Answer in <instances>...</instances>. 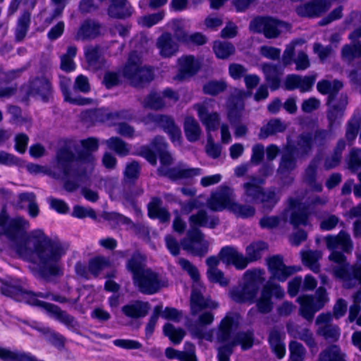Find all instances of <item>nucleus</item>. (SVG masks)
Masks as SVG:
<instances>
[{
    "label": "nucleus",
    "mask_w": 361,
    "mask_h": 361,
    "mask_svg": "<svg viewBox=\"0 0 361 361\" xmlns=\"http://www.w3.org/2000/svg\"><path fill=\"white\" fill-rule=\"evenodd\" d=\"M29 228V221L23 217L10 219L4 213L0 215V235L4 234L13 241L14 249L21 257L35 261L44 279L63 275L61 259L68 245L49 238L39 229L27 234Z\"/></svg>",
    "instance_id": "nucleus-1"
},
{
    "label": "nucleus",
    "mask_w": 361,
    "mask_h": 361,
    "mask_svg": "<svg viewBox=\"0 0 361 361\" xmlns=\"http://www.w3.org/2000/svg\"><path fill=\"white\" fill-rule=\"evenodd\" d=\"M82 150L78 152V159L72 152L61 149L57 154V167L61 174L55 175L57 178L64 179V188L72 192L87 180V172L92 170L95 161L93 152L97 151L99 140L88 137L80 141Z\"/></svg>",
    "instance_id": "nucleus-2"
},
{
    "label": "nucleus",
    "mask_w": 361,
    "mask_h": 361,
    "mask_svg": "<svg viewBox=\"0 0 361 361\" xmlns=\"http://www.w3.org/2000/svg\"><path fill=\"white\" fill-rule=\"evenodd\" d=\"M324 241L329 250L330 261L336 264L331 267V271L335 278L339 279L345 288H353L361 285V263L350 265L346 262L345 255L336 249H341L344 252H350L353 249V243L350 235L341 231L336 235H329Z\"/></svg>",
    "instance_id": "nucleus-3"
},
{
    "label": "nucleus",
    "mask_w": 361,
    "mask_h": 361,
    "mask_svg": "<svg viewBox=\"0 0 361 361\" xmlns=\"http://www.w3.org/2000/svg\"><path fill=\"white\" fill-rule=\"evenodd\" d=\"M0 289L2 294L5 295L13 298L16 300H23L30 305L42 307L50 317L63 323L70 329H75L78 326V322L74 317L54 304L39 301L33 293L26 291L18 280L12 279L4 281L0 279Z\"/></svg>",
    "instance_id": "nucleus-4"
},
{
    "label": "nucleus",
    "mask_w": 361,
    "mask_h": 361,
    "mask_svg": "<svg viewBox=\"0 0 361 361\" xmlns=\"http://www.w3.org/2000/svg\"><path fill=\"white\" fill-rule=\"evenodd\" d=\"M189 223L191 228L188 232V238L182 241V247L194 255H204L207 251L208 243L204 240V235L198 227L213 228L219 224V219L209 218L204 210H200L190 216Z\"/></svg>",
    "instance_id": "nucleus-5"
},
{
    "label": "nucleus",
    "mask_w": 361,
    "mask_h": 361,
    "mask_svg": "<svg viewBox=\"0 0 361 361\" xmlns=\"http://www.w3.org/2000/svg\"><path fill=\"white\" fill-rule=\"evenodd\" d=\"M155 144L159 143V150L161 166L158 169L160 175L168 177L169 178L177 180H186L199 176L202 173V170L199 168H190L186 164L180 163L177 166L170 168L173 163L171 155L166 151L167 144L163 137L157 136L155 137Z\"/></svg>",
    "instance_id": "nucleus-6"
},
{
    "label": "nucleus",
    "mask_w": 361,
    "mask_h": 361,
    "mask_svg": "<svg viewBox=\"0 0 361 361\" xmlns=\"http://www.w3.org/2000/svg\"><path fill=\"white\" fill-rule=\"evenodd\" d=\"M264 271L261 269L247 270L244 274L243 286L235 287L229 292L231 298L236 302H253L259 288L265 281Z\"/></svg>",
    "instance_id": "nucleus-7"
},
{
    "label": "nucleus",
    "mask_w": 361,
    "mask_h": 361,
    "mask_svg": "<svg viewBox=\"0 0 361 361\" xmlns=\"http://www.w3.org/2000/svg\"><path fill=\"white\" fill-rule=\"evenodd\" d=\"M290 209L286 210L281 217L271 216H264L259 221V225L262 228L271 229L278 226L281 219L287 221V216L290 214V223L294 226H307L310 224V214L307 208L302 206L298 200L290 198L289 200Z\"/></svg>",
    "instance_id": "nucleus-8"
},
{
    "label": "nucleus",
    "mask_w": 361,
    "mask_h": 361,
    "mask_svg": "<svg viewBox=\"0 0 361 361\" xmlns=\"http://www.w3.org/2000/svg\"><path fill=\"white\" fill-rule=\"evenodd\" d=\"M123 75L135 87H141L154 78L152 69L142 66L141 56L136 51L130 54L123 68Z\"/></svg>",
    "instance_id": "nucleus-9"
},
{
    "label": "nucleus",
    "mask_w": 361,
    "mask_h": 361,
    "mask_svg": "<svg viewBox=\"0 0 361 361\" xmlns=\"http://www.w3.org/2000/svg\"><path fill=\"white\" fill-rule=\"evenodd\" d=\"M246 87L250 90L248 92L244 90H236L233 95V102L234 106L228 113V118L231 124L237 121H240L241 118L240 111L244 109L243 99L251 94V90L257 86L259 83L260 78L255 74H247L244 78Z\"/></svg>",
    "instance_id": "nucleus-10"
},
{
    "label": "nucleus",
    "mask_w": 361,
    "mask_h": 361,
    "mask_svg": "<svg viewBox=\"0 0 361 361\" xmlns=\"http://www.w3.org/2000/svg\"><path fill=\"white\" fill-rule=\"evenodd\" d=\"M250 28L256 32L262 33L267 39L277 38L283 30L289 28L288 24L271 17H258L251 21Z\"/></svg>",
    "instance_id": "nucleus-11"
},
{
    "label": "nucleus",
    "mask_w": 361,
    "mask_h": 361,
    "mask_svg": "<svg viewBox=\"0 0 361 361\" xmlns=\"http://www.w3.org/2000/svg\"><path fill=\"white\" fill-rule=\"evenodd\" d=\"M133 283L140 292L147 295L154 294L166 286L163 277L150 269L142 271L133 279Z\"/></svg>",
    "instance_id": "nucleus-12"
},
{
    "label": "nucleus",
    "mask_w": 361,
    "mask_h": 361,
    "mask_svg": "<svg viewBox=\"0 0 361 361\" xmlns=\"http://www.w3.org/2000/svg\"><path fill=\"white\" fill-rule=\"evenodd\" d=\"M214 99H207L193 105V109L197 111V116L207 132L216 130L220 125L221 117L218 112L214 111Z\"/></svg>",
    "instance_id": "nucleus-13"
},
{
    "label": "nucleus",
    "mask_w": 361,
    "mask_h": 361,
    "mask_svg": "<svg viewBox=\"0 0 361 361\" xmlns=\"http://www.w3.org/2000/svg\"><path fill=\"white\" fill-rule=\"evenodd\" d=\"M300 313L307 320L311 321L314 313L322 309L329 301L325 288L320 287L317 290L315 298L305 295L300 297Z\"/></svg>",
    "instance_id": "nucleus-14"
},
{
    "label": "nucleus",
    "mask_w": 361,
    "mask_h": 361,
    "mask_svg": "<svg viewBox=\"0 0 361 361\" xmlns=\"http://www.w3.org/2000/svg\"><path fill=\"white\" fill-rule=\"evenodd\" d=\"M298 159H299L292 151V147L290 145H286L282 152L277 169V175L279 176L283 185H290L293 182L294 178L290 176V173L297 168Z\"/></svg>",
    "instance_id": "nucleus-15"
},
{
    "label": "nucleus",
    "mask_w": 361,
    "mask_h": 361,
    "mask_svg": "<svg viewBox=\"0 0 361 361\" xmlns=\"http://www.w3.org/2000/svg\"><path fill=\"white\" fill-rule=\"evenodd\" d=\"M235 200V195L232 188L227 186L219 188L211 195L207 200V207L213 211L231 210L232 204Z\"/></svg>",
    "instance_id": "nucleus-16"
},
{
    "label": "nucleus",
    "mask_w": 361,
    "mask_h": 361,
    "mask_svg": "<svg viewBox=\"0 0 361 361\" xmlns=\"http://www.w3.org/2000/svg\"><path fill=\"white\" fill-rule=\"evenodd\" d=\"M146 122H153L159 125L169 134L171 142L175 145H180L182 138L181 130L180 128L175 124L172 118L159 114H150L147 116Z\"/></svg>",
    "instance_id": "nucleus-17"
},
{
    "label": "nucleus",
    "mask_w": 361,
    "mask_h": 361,
    "mask_svg": "<svg viewBox=\"0 0 361 361\" xmlns=\"http://www.w3.org/2000/svg\"><path fill=\"white\" fill-rule=\"evenodd\" d=\"M146 122H153L159 125L169 134L171 142L175 145H180L182 138L181 130L180 128L175 124L172 118L159 114H150L147 116Z\"/></svg>",
    "instance_id": "nucleus-18"
},
{
    "label": "nucleus",
    "mask_w": 361,
    "mask_h": 361,
    "mask_svg": "<svg viewBox=\"0 0 361 361\" xmlns=\"http://www.w3.org/2000/svg\"><path fill=\"white\" fill-rule=\"evenodd\" d=\"M286 145L292 147V151L298 159H306L312 151V135L310 133H301L297 137L295 142L288 140Z\"/></svg>",
    "instance_id": "nucleus-19"
},
{
    "label": "nucleus",
    "mask_w": 361,
    "mask_h": 361,
    "mask_svg": "<svg viewBox=\"0 0 361 361\" xmlns=\"http://www.w3.org/2000/svg\"><path fill=\"white\" fill-rule=\"evenodd\" d=\"M331 313H322L317 317L315 324L319 336L326 338H337L340 336V329L337 326L331 324Z\"/></svg>",
    "instance_id": "nucleus-20"
},
{
    "label": "nucleus",
    "mask_w": 361,
    "mask_h": 361,
    "mask_svg": "<svg viewBox=\"0 0 361 361\" xmlns=\"http://www.w3.org/2000/svg\"><path fill=\"white\" fill-rule=\"evenodd\" d=\"M267 264L272 277L280 281H285L295 271L293 267L284 264L283 257L280 255L270 257Z\"/></svg>",
    "instance_id": "nucleus-21"
},
{
    "label": "nucleus",
    "mask_w": 361,
    "mask_h": 361,
    "mask_svg": "<svg viewBox=\"0 0 361 361\" xmlns=\"http://www.w3.org/2000/svg\"><path fill=\"white\" fill-rule=\"evenodd\" d=\"M240 315L228 312L219 326L218 338H230L238 330Z\"/></svg>",
    "instance_id": "nucleus-22"
},
{
    "label": "nucleus",
    "mask_w": 361,
    "mask_h": 361,
    "mask_svg": "<svg viewBox=\"0 0 361 361\" xmlns=\"http://www.w3.org/2000/svg\"><path fill=\"white\" fill-rule=\"evenodd\" d=\"M178 73L175 80H183L194 75L200 68V63L192 56H183L178 59Z\"/></svg>",
    "instance_id": "nucleus-23"
},
{
    "label": "nucleus",
    "mask_w": 361,
    "mask_h": 361,
    "mask_svg": "<svg viewBox=\"0 0 361 361\" xmlns=\"http://www.w3.org/2000/svg\"><path fill=\"white\" fill-rule=\"evenodd\" d=\"M156 45L160 56L164 58H171L175 56L179 50L178 42L169 32L163 33L159 37Z\"/></svg>",
    "instance_id": "nucleus-24"
},
{
    "label": "nucleus",
    "mask_w": 361,
    "mask_h": 361,
    "mask_svg": "<svg viewBox=\"0 0 361 361\" xmlns=\"http://www.w3.org/2000/svg\"><path fill=\"white\" fill-rule=\"evenodd\" d=\"M219 255L224 262L228 264H233L238 269H245L249 262H251L247 255L245 257L233 247L222 248Z\"/></svg>",
    "instance_id": "nucleus-25"
},
{
    "label": "nucleus",
    "mask_w": 361,
    "mask_h": 361,
    "mask_svg": "<svg viewBox=\"0 0 361 361\" xmlns=\"http://www.w3.org/2000/svg\"><path fill=\"white\" fill-rule=\"evenodd\" d=\"M197 286L195 285L193 286L191 294L190 304L192 313L196 314L205 308H216L218 305L215 302L212 301L209 298H205L203 296L202 290L204 288H200L198 289Z\"/></svg>",
    "instance_id": "nucleus-26"
},
{
    "label": "nucleus",
    "mask_w": 361,
    "mask_h": 361,
    "mask_svg": "<svg viewBox=\"0 0 361 361\" xmlns=\"http://www.w3.org/2000/svg\"><path fill=\"white\" fill-rule=\"evenodd\" d=\"M331 5L329 0H313L302 6L298 7L297 12L302 16L317 17L329 10Z\"/></svg>",
    "instance_id": "nucleus-27"
},
{
    "label": "nucleus",
    "mask_w": 361,
    "mask_h": 361,
    "mask_svg": "<svg viewBox=\"0 0 361 361\" xmlns=\"http://www.w3.org/2000/svg\"><path fill=\"white\" fill-rule=\"evenodd\" d=\"M264 183V178L251 176L248 181L243 184L244 196L250 202H258L264 190L261 185Z\"/></svg>",
    "instance_id": "nucleus-28"
},
{
    "label": "nucleus",
    "mask_w": 361,
    "mask_h": 361,
    "mask_svg": "<svg viewBox=\"0 0 361 361\" xmlns=\"http://www.w3.org/2000/svg\"><path fill=\"white\" fill-rule=\"evenodd\" d=\"M315 78L313 76H305L292 74L286 77L285 80V87L288 90L300 89L302 92L311 90Z\"/></svg>",
    "instance_id": "nucleus-29"
},
{
    "label": "nucleus",
    "mask_w": 361,
    "mask_h": 361,
    "mask_svg": "<svg viewBox=\"0 0 361 361\" xmlns=\"http://www.w3.org/2000/svg\"><path fill=\"white\" fill-rule=\"evenodd\" d=\"M348 104V97L345 94H341L337 103L331 105L327 114L329 127L331 130L334 126L340 123L344 110Z\"/></svg>",
    "instance_id": "nucleus-30"
},
{
    "label": "nucleus",
    "mask_w": 361,
    "mask_h": 361,
    "mask_svg": "<svg viewBox=\"0 0 361 361\" xmlns=\"http://www.w3.org/2000/svg\"><path fill=\"white\" fill-rule=\"evenodd\" d=\"M149 309V302L136 300L124 305L122 307V312L128 317L138 319L145 317Z\"/></svg>",
    "instance_id": "nucleus-31"
},
{
    "label": "nucleus",
    "mask_w": 361,
    "mask_h": 361,
    "mask_svg": "<svg viewBox=\"0 0 361 361\" xmlns=\"http://www.w3.org/2000/svg\"><path fill=\"white\" fill-rule=\"evenodd\" d=\"M199 323L192 324L189 330L192 336L197 337L198 338H205L206 337H212V334H207L204 325L210 324L214 321V315L211 312H204L199 317Z\"/></svg>",
    "instance_id": "nucleus-32"
},
{
    "label": "nucleus",
    "mask_w": 361,
    "mask_h": 361,
    "mask_svg": "<svg viewBox=\"0 0 361 361\" xmlns=\"http://www.w3.org/2000/svg\"><path fill=\"white\" fill-rule=\"evenodd\" d=\"M322 158L316 156L307 167L305 175V181L316 191L320 192L322 190V185L316 182L317 170L321 163Z\"/></svg>",
    "instance_id": "nucleus-33"
},
{
    "label": "nucleus",
    "mask_w": 361,
    "mask_h": 361,
    "mask_svg": "<svg viewBox=\"0 0 361 361\" xmlns=\"http://www.w3.org/2000/svg\"><path fill=\"white\" fill-rule=\"evenodd\" d=\"M71 80L70 78L65 76H60V87L62 91L64 99L71 104L75 105H87L92 102V99L82 97H72L69 91Z\"/></svg>",
    "instance_id": "nucleus-34"
},
{
    "label": "nucleus",
    "mask_w": 361,
    "mask_h": 361,
    "mask_svg": "<svg viewBox=\"0 0 361 361\" xmlns=\"http://www.w3.org/2000/svg\"><path fill=\"white\" fill-rule=\"evenodd\" d=\"M341 56L348 64H353L355 60H360L359 66L361 68V41L344 45L341 50Z\"/></svg>",
    "instance_id": "nucleus-35"
},
{
    "label": "nucleus",
    "mask_w": 361,
    "mask_h": 361,
    "mask_svg": "<svg viewBox=\"0 0 361 361\" xmlns=\"http://www.w3.org/2000/svg\"><path fill=\"white\" fill-rule=\"evenodd\" d=\"M233 344L223 343L219 348V361H229V355L233 351L234 345H240L243 350L250 349L253 343L252 340H235Z\"/></svg>",
    "instance_id": "nucleus-36"
},
{
    "label": "nucleus",
    "mask_w": 361,
    "mask_h": 361,
    "mask_svg": "<svg viewBox=\"0 0 361 361\" xmlns=\"http://www.w3.org/2000/svg\"><path fill=\"white\" fill-rule=\"evenodd\" d=\"M30 92L43 100L47 99L51 92L49 80L44 76L35 78L31 82Z\"/></svg>",
    "instance_id": "nucleus-37"
},
{
    "label": "nucleus",
    "mask_w": 361,
    "mask_h": 361,
    "mask_svg": "<svg viewBox=\"0 0 361 361\" xmlns=\"http://www.w3.org/2000/svg\"><path fill=\"white\" fill-rule=\"evenodd\" d=\"M99 33V26L92 20L85 21L78 30L75 39L76 40H87L95 38Z\"/></svg>",
    "instance_id": "nucleus-38"
},
{
    "label": "nucleus",
    "mask_w": 361,
    "mask_h": 361,
    "mask_svg": "<svg viewBox=\"0 0 361 361\" xmlns=\"http://www.w3.org/2000/svg\"><path fill=\"white\" fill-rule=\"evenodd\" d=\"M262 71L270 88L272 90H277L280 86L282 72L276 66L270 63L263 64Z\"/></svg>",
    "instance_id": "nucleus-39"
},
{
    "label": "nucleus",
    "mask_w": 361,
    "mask_h": 361,
    "mask_svg": "<svg viewBox=\"0 0 361 361\" xmlns=\"http://www.w3.org/2000/svg\"><path fill=\"white\" fill-rule=\"evenodd\" d=\"M148 213L151 218H157L161 222H167L170 219L169 212L162 207V201L159 197H153L148 204Z\"/></svg>",
    "instance_id": "nucleus-40"
},
{
    "label": "nucleus",
    "mask_w": 361,
    "mask_h": 361,
    "mask_svg": "<svg viewBox=\"0 0 361 361\" xmlns=\"http://www.w3.org/2000/svg\"><path fill=\"white\" fill-rule=\"evenodd\" d=\"M184 131L188 141L194 142L197 141L202 134L201 127L193 116H187L184 121Z\"/></svg>",
    "instance_id": "nucleus-41"
},
{
    "label": "nucleus",
    "mask_w": 361,
    "mask_h": 361,
    "mask_svg": "<svg viewBox=\"0 0 361 361\" xmlns=\"http://www.w3.org/2000/svg\"><path fill=\"white\" fill-rule=\"evenodd\" d=\"M286 128V124L280 119H271L261 128L259 133V138L262 140L266 139L269 136L283 132Z\"/></svg>",
    "instance_id": "nucleus-42"
},
{
    "label": "nucleus",
    "mask_w": 361,
    "mask_h": 361,
    "mask_svg": "<svg viewBox=\"0 0 361 361\" xmlns=\"http://www.w3.org/2000/svg\"><path fill=\"white\" fill-rule=\"evenodd\" d=\"M131 8L126 0H112L109 8L110 16L116 18H124L131 15Z\"/></svg>",
    "instance_id": "nucleus-43"
},
{
    "label": "nucleus",
    "mask_w": 361,
    "mask_h": 361,
    "mask_svg": "<svg viewBox=\"0 0 361 361\" xmlns=\"http://www.w3.org/2000/svg\"><path fill=\"white\" fill-rule=\"evenodd\" d=\"M343 82L337 80L332 82L322 80L317 83V88L320 93L323 94H328L329 102H332L334 96L343 88Z\"/></svg>",
    "instance_id": "nucleus-44"
},
{
    "label": "nucleus",
    "mask_w": 361,
    "mask_h": 361,
    "mask_svg": "<svg viewBox=\"0 0 361 361\" xmlns=\"http://www.w3.org/2000/svg\"><path fill=\"white\" fill-rule=\"evenodd\" d=\"M20 207H27L28 213L31 217H36L39 209L36 202V196L33 192H24L18 195Z\"/></svg>",
    "instance_id": "nucleus-45"
},
{
    "label": "nucleus",
    "mask_w": 361,
    "mask_h": 361,
    "mask_svg": "<svg viewBox=\"0 0 361 361\" xmlns=\"http://www.w3.org/2000/svg\"><path fill=\"white\" fill-rule=\"evenodd\" d=\"M85 57L88 65L92 68L97 70L101 68L104 65V59L99 47H88L85 49Z\"/></svg>",
    "instance_id": "nucleus-46"
},
{
    "label": "nucleus",
    "mask_w": 361,
    "mask_h": 361,
    "mask_svg": "<svg viewBox=\"0 0 361 361\" xmlns=\"http://www.w3.org/2000/svg\"><path fill=\"white\" fill-rule=\"evenodd\" d=\"M322 257V253L319 250H309L302 252V259L304 264L314 273H318L320 270L319 260Z\"/></svg>",
    "instance_id": "nucleus-47"
},
{
    "label": "nucleus",
    "mask_w": 361,
    "mask_h": 361,
    "mask_svg": "<svg viewBox=\"0 0 361 361\" xmlns=\"http://www.w3.org/2000/svg\"><path fill=\"white\" fill-rule=\"evenodd\" d=\"M78 49L75 46H70L67 52L61 56V68L66 72H71L75 70V64L73 61L76 56Z\"/></svg>",
    "instance_id": "nucleus-48"
},
{
    "label": "nucleus",
    "mask_w": 361,
    "mask_h": 361,
    "mask_svg": "<svg viewBox=\"0 0 361 361\" xmlns=\"http://www.w3.org/2000/svg\"><path fill=\"white\" fill-rule=\"evenodd\" d=\"M111 263L108 258L98 256L89 261L88 270L94 276H97L102 271L109 267Z\"/></svg>",
    "instance_id": "nucleus-49"
},
{
    "label": "nucleus",
    "mask_w": 361,
    "mask_h": 361,
    "mask_svg": "<svg viewBox=\"0 0 361 361\" xmlns=\"http://www.w3.org/2000/svg\"><path fill=\"white\" fill-rule=\"evenodd\" d=\"M107 147L118 155L126 156L130 152V146L118 137H112L104 141Z\"/></svg>",
    "instance_id": "nucleus-50"
},
{
    "label": "nucleus",
    "mask_w": 361,
    "mask_h": 361,
    "mask_svg": "<svg viewBox=\"0 0 361 361\" xmlns=\"http://www.w3.org/2000/svg\"><path fill=\"white\" fill-rule=\"evenodd\" d=\"M214 51L219 59H226L235 53L234 46L228 42H215Z\"/></svg>",
    "instance_id": "nucleus-51"
},
{
    "label": "nucleus",
    "mask_w": 361,
    "mask_h": 361,
    "mask_svg": "<svg viewBox=\"0 0 361 361\" xmlns=\"http://www.w3.org/2000/svg\"><path fill=\"white\" fill-rule=\"evenodd\" d=\"M30 23V13L25 11L18 20L16 30V37L18 41H21L25 37Z\"/></svg>",
    "instance_id": "nucleus-52"
},
{
    "label": "nucleus",
    "mask_w": 361,
    "mask_h": 361,
    "mask_svg": "<svg viewBox=\"0 0 361 361\" xmlns=\"http://www.w3.org/2000/svg\"><path fill=\"white\" fill-rule=\"evenodd\" d=\"M236 216L247 219L255 216V208L250 204H243L235 200L230 210Z\"/></svg>",
    "instance_id": "nucleus-53"
},
{
    "label": "nucleus",
    "mask_w": 361,
    "mask_h": 361,
    "mask_svg": "<svg viewBox=\"0 0 361 361\" xmlns=\"http://www.w3.org/2000/svg\"><path fill=\"white\" fill-rule=\"evenodd\" d=\"M267 249V245L265 243L254 242L246 247V255L250 261L255 262L261 258L263 252Z\"/></svg>",
    "instance_id": "nucleus-54"
},
{
    "label": "nucleus",
    "mask_w": 361,
    "mask_h": 361,
    "mask_svg": "<svg viewBox=\"0 0 361 361\" xmlns=\"http://www.w3.org/2000/svg\"><path fill=\"white\" fill-rule=\"evenodd\" d=\"M126 267L132 273L133 280L146 269L143 267L142 256L138 252H135L132 255L127 262Z\"/></svg>",
    "instance_id": "nucleus-55"
},
{
    "label": "nucleus",
    "mask_w": 361,
    "mask_h": 361,
    "mask_svg": "<svg viewBox=\"0 0 361 361\" xmlns=\"http://www.w3.org/2000/svg\"><path fill=\"white\" fill-rule=\"evenodd\" d=\"M279 200V196L275 192L274 189H269L262 191V196H260L258 202L263 204L265 209L271 210L276 204Z\"/></svg>",
    "instance_id": "nucleus-56"
},
{
    "label": "nucleus",
    "mask_w": 361,
    "mask_h": 361,
    "mask_svg": "<svg viewBox=\"0 0 361 361\" xmlns=\"http://www.w3.org/2000/svg\"><path fill=\"white\" fill-rule=\"evenodd\" d=\"M259 311L262 313H268L272 309L271 301L269 286H264L259 299L257 302Z\"/></svg>",
    "instance_id": "nucleus-57"
},
{
    "label": "nucleus",
    "mask_w": 361,
    "mask_h": 361,
    "mask_svg": "<svg viewBox=\"0 0 361 361\" xmlns=\"http://www.w3.org/2000/svg\"><path fill=\"white\" fill-rule=\"evenodd\" d=\"M178 263L181 268L190 275L195 283V285L200 286V273L197 268L188 259L184 258H179Z\"/></svg>",
    "instance_id": "nucleus-58"
},
{
    "label": "nucleus",
    "mask_w": 361,
    "mask_h": 361,
    "mask_svg": "<svg viewBox=\"0 0 361 361\" xmlns=\"http://www.w3.org/2000/svg\"><path fill=\"white\" fill-rule=\"evenodd\" d=\"M143 105L152 109H160L165 104L159 94L152 92L144 99Z\"/></svg>",
    "instance_id": "nucleus-59"
},
{
    "label": "nucleus",
    "mask_w": 361,
    "mask_h": 361,
    "mask_svg": "<svg viewBox=\"0 0 361 361\" xmlns=\"http://www.w3.org/2000/svg\"><path fill=\"white\" fill-rule=\"evenodd\" d=\"M226 88V83L223 80H212L204 85L203 90L204 93L216 95L224 91Z\"/></svg>",
    "instance_id": "nucleus-60"
},
{
    "label": "nucleus",
    "mask_w": 361,
    "mask_h": 361,
    "mask_svg": "<svg viewBox=\"0 0 361 361\" xmlns=\"http://www.w3.org/2000/svg\"><path fill=\"white\" fill-rule=\"evenodd\" d=\"M320 361H345V359L340 350L333 346L322 355Z\"/></svg>",
    "instance_id": "nucleus-61"
},
{
    "label": "nucleus",
    "mask_w": 361,
    "mask_h": 361,
    "mask_svg": "<svg viewBox=\"0 0 361 361\" xmlns=\"http://www.w3.org/2000/svg\"><path fill=\"white\" fill-rule=\"evenodd\" d=\"M164 16V13L163 12L145 16L138 20V23L142 26L150 27L161 21Z\"/></svg>",
    "instance_id": "nucleus-62"
},
{
    "label": "nucleus",
    "mask_w": 361,
    "mask_h": 361,
    "mask_svg": "<svg viewBox=\"0 0 361 361\" xmlns=\"http://www.w3.org/2000/svg\"><path fill=\"white\" fill-rule=\"evenodd\" d=\"M331 133L330 131L319 129L314 131V135H312L313 138V146L316 145L317 147L324 146L327 141L330 139Z\"/></svg>",
    "instance_id": "nucleus-63"
},
{
    "label": "nucleus",
    "mask_w": 361,
    "mask_h": 361,
    "mask_svg": "<svg viewBox=\"0 0 361 361\" xmlns=\"http://www.w3.org/2000/svg\"><path fill=\"white\" fill-rule=\"evenodd\" d=\"M290 357L292 361H302L305 356L303 347L295 341L290 344Z\"/></svg>",
    "instance_id": "nucleus-64"
}]
</instances>
